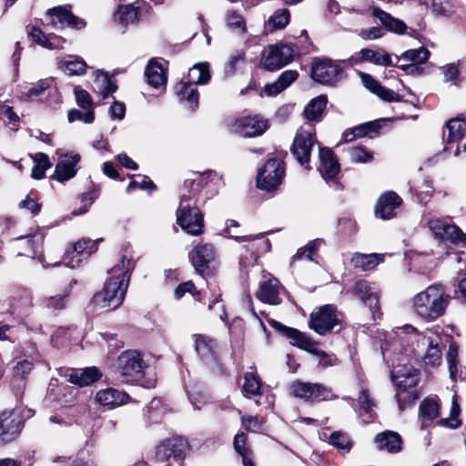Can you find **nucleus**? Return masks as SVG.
<instances>
[{
	"label": "nucleus",
	"mask_w": 466,
	"mask_h": 466,
	"mask_svg": "<svg viewBox=\"0 0 466 466\" xmlns=\"http://www.w3.org/2000/svg\"><path fill=\"white\" fill-rule=\"evenodd\" d=\"M116 88L117 86L106 73L103 71H96L95 73L93 90L102 99H106V97L111 96L113 93L116 92Z\"/></svg>",
	"instance_id": "obj_35"
},
{
	"label": "nucleus",
	"mask_w": 466,
	"mask_h": 466,
	"mask_svg": "<svg viewBox=\"0 0 466 466\" xmlns=\"http://www.w3.org/2000/svg\"><path fill=\"white\" fill-rule=\"evenodd\" d=\"M80 161V156L76 153L63 155L56 166L53 178L59 182H65L73 178L76 174V164Z\"/></svg>",
	"instance_id": "obj_22"
},
{
	"label": "nucleus",
	"mask_w": 466,
	"mask_h": 466,
	"mask_svg": "<svg viewBox=\"0 0 466 466\" xmlns=\"http://www.w3.org/2000/svg\"><path fill=\"white\" fill-rule=\"evenodd\" d=\"M327 105V97L319 96L311 99L304 108V116L310 121L321 119Z\"/></svg>",
	"instance_id": "obj_45"
},
{
	"label": "nucleus",
	"mask_w": 466,
	"mask_h": 466,
	"mask_svg": "<svg viewBox=\"0 0 466 466\" xmlns=\"http://www.w3.org/2000/svg\"><path fill=\"white\" fill-rule=\"evenodd\" d=\"M360 76L363 86L371 93L378 96L380 99L386 102H399L400 96L393 90L389 89L380 85L372 76L360 72Z\"/></svg>",
	"instance_id": "obj_26"
},
{
	"label": "nucleus",
	"mask_w": 466,
	"mask_h": 466,
	"mask_svg": "<svg viewBox=\"0 0 466 466\" xmlns=\"http://www.w3.org/2000/svg\"><path fill=\"white\" fill-rule=\"evenodd\" d=\"M279 289V281L276 278L269 277L260 282L259 289L256 295L257 298L264 303L279 305L281 302Z\"/></svg>",
	"instance_id": "obj_27"
},
{
	"label": "nucleus",
	"mask_w": 466,
	"mask_h": 466,
	"mask_svg": "<svg viewBox=\"0 0 466 466\" xmlns=\"http://www.w3.org/2000/svg\"><path fill=\"white\" fill-rule=\"evenodd\" d=\"M187 442L181 437H172L163 441L157 448L156 457L159 461L173 458L181 461L186 456Z\"/></svg>",
	"instance_id": "obj_14"
},
{
	"label": "nucleus",
	"mask_w": 466,
	"mask_h": 466,
	"mask_svg": "<svg viewBox=\"0 0 466 466\" xmlns=\"http://www.w3.org/2000/svg\"><path fill=\"white\" fill-rule=\"evenodd\" d=\"M175 89L178 99L187 102L191 109H196L198 106V92L197 86L193 83L181 80Z\"/></svg>",
	"instance_id": "obj_36"
},
{
	"label": "nucleus",
	"mask_w": 466,
	"mask_h": 466,
	"mask_svg": "<svg viewBox=\"0 0 466 466\" xmlns=\"http://www.w3.org/2000/svg\"><path fill=\"white\" fill-rule=\"evenodd\" d=\"M319 166L318 167L321 177L326 180H331L339 172V164L334 153L328 147H320L319 152Z\"/></svg>",
	"instance_id": "obj_24"
},
{
	"label": "nucleus",
	"mask_w": 466,
	"mask_h": 466,
	"mask_svg": "<svg viewBox=\"0 0 466 466\" xmlns=\"http://www.w3.org/2000/svg\"><path fill=\"white\" fill-rule=\"evenodd\" d=\"M373 131H374L373 124L367 123V124L356 127L351 130L346 131L344 133V139L346 141H351L356 137L370 136V133Z\"/></svg>",
	"instance_id": "obj_57"
},
{
	"label": "nucleus",
	"mask_w": 466,
	"mask_h": 466,
	"mask_svg": "<svg viewBox=\"0 0 466 466\" xmlns=\"http://www.w3.org/2000/svg\"><path fill=\"white\" fill-rule=\"evenodd\" d=\"M460 412L461 407L458 402V397L456 394H454L451 400L450 416L446 419L441 420V424L451 429L458 428L461 425V420L458 419Z\"/></svg>",
	"instance_id": "obj_52"
},
{
	"label": "nucleus",
	"mask_w": 466,
	"mask_h": 466,
	"mask_svg": "<svg viewBox=\"0 0 466 466\" xmlns=\"http://www.w3.org/2000/svg\"><path fill=\"white\" fill-rule=\"evenodd\" d=\"M226 24L227 26L235 34L243 35L247 31V25L244 17L235 11H229L227 13Z\"/></svg>",
	"instance_id": "obj_49"
},
{
	"label": "nucleus",
	"mask_w": 466,
	"mask_h": 466,
	"mask_svg": "<svg viewBox=\"0 0 466 466\" xmlns=\"http://www.w3.org/2000/svg\"><path fill=\"white\" fill-rule=\"evenodd\" d=\"M47 15L55 28H64L67 25L75 29H82L86 26L84 19L72 14L70 5L56 6L49 9Z\"/></svg>",
	"instance_id": "obj_15"
},
{
	"label": "nucleus",
	"mask_w": 466,
	"mask_h": 466,
	"mask_svg": "<svg viewBox=\"0 0 466 466\" xmlns=\"http://www.w3.org/2000/svg\"><path fill=\"white\" fill-rule=\"evenodd\" d=\"M383 260V255L376 253L372 254H360L356 253L351 258L352 265L360 268L363 271H368L375 268Z\"/></svg>",
	"instance_id": "obj_43"
},
{
	"label": "nucleus",
	"mask_w": 466,
	"mask_h": 466,
	"mask_svg": "<svg viewBox=\"0 0 466 466\" xmlns=\"http://www.w3.org/2000/svg\"><path fill=\"white\" fill-rule=\"evenodd\" d=\"M102 374L96 367H89L84 370H77L72 371L68 375V381L78 385L79 387L88 386L91 383L98 380Z\"/></svg>",
	"instance_id": "obj_34"
},
{
	"label": "nucleus",
	"mask_w": 466,
	"mask_h": 466,
	"mask_svg": "<svg viewBox=\"0 0 466 466\" xmlns=\"http://www.w3.org/2000/svg\"><path fill=\"white\" fill-rule=\"evenodd\" d=\"M226 228L224 229L223 234H227V236L230 238H234L238 242H248L252 243L257 240L259 242L258 244H254L251 247L246 246V248L251 249L252 254H256L259 252L260 250L263 251H268L270 248V242L268 239L264 238L263 234H257V235H247V236H234L231 234V228H238V223L236 220L233 219H228L226 222Z\"/></svg>",
	"instance_id": "obj_21"
},
{
	"label": "nucleus",
	"mask_w": 466,
	"mask_h": 466,
	"mask_svg": "<svg viewBox=\"0 0 466 466\" xmlns=\"http://www.w3.org/2000/svg\"><path fill=\"white\" fill-rule=\"evenodd\" d=\"M390 361L393 367L391 380L398 388L407 390L417 386L420 380L418 370L402 365L399 359H391Z\"/></svg>",
	"instance_id": "obj_12"
},
{
	"label": "nucleus",
	"mask_w": 466,
	"mask_h": 466,
	"mask_svg": "<svg viewBox=\"0 0 466 466\" xmlns=\"http://www.w3.org/2000/svg\"><path fill=\"white\" fill-rule=\"evenodd\" d=\"M360 59L377 66H394L391 55L383 48H362L360 51Z\"/></svg>",
	"instance_id": "obj_37"
},
{
	"label": "nucleus",
	"mask_w": 466,
	"mask_h": 466,
	"mask_svg": "<svg viewBox=\"0 0 466 466\" xmlns=\"http://www.w3.org/2000/svg\"><path fill=\"white\" fill-rule=\"evenodd\" d=\"M28 34L35 43L48 49L62 48L64 43L66 42V40L61 36L55 35H46L39 28L36 27H32Z\"/></svg>",
	"instance_id": "obj_39"
},
{
	"label": "nucleus",
	"mask_w": 466,
	"mask_h": 466,
	"mask_svg": "<svg viewBox=\"0 0 466 466\" xmlns=\"http://www.w3.org/2000/svg\"><path fill=\"white\" fill-rule=\"evenodd\" d=\"M346 153L352 163H367L372 160V154L362 147H350Z\"/></svg>",
	"instance_id": "obj_53"
},
{
	"label": "nucleus",
	"mask_w": 466,
	"mask_h": 466,
	"mask_svg": "<svg viewBox=\"0 0 466 466\" xmlns=\"http://www.w3.org/2000/svg\"><path fill=\"white\" fill-rule=\"evenodd\" d=\"M296 55L297 48L293 44L268 45L260 54L259 66L266 71H277L292 62Z\"/></svg>",
	"instance_id": "obj_5"
},
{
	"label": "nucleus",
	"mask_w": 466,
	"mask_h": 466,
	"mask_svg": "<svg viewBox=\"0 0 466 466\" xmlns=\"http://www.w3.org/2000/svg\"><path fill=\"white\" fill-rule=\"evenodd\" d=\"M246 58V54L242 50H238L234 52L230 57L228 62L225 66V71L227 74L233 75L239 64L244 63Z\"/></svg>",
	"instance_id": "obj_63"
},
{
	"label": "nucleus",
	"mask_w": 466,
	"mask_h": 466,
	"mask_svg": "<svg viewBox=\"0 0 466 466\" xmlns=\"http://www.w3.org/2000/svg\"><path fill=\"white\" fill-rule=\"evenodd\" d=\"M339 317L333 305H324L310 314L309 326L316 333L324 335L339 323Z\"/></svg>",
	"instance_id": "obj_10"
},
{
	"label": "nucleus",
	"mask_w": 466,
	"mask_h": 466,
	"mask_svg": "<svg viewBox=\"0 0 466 466\" xmlns=\"http://www.w3.org/2000/svg\"><path fill=\"white\" fill-rule=\"evenodd\" d=\"M284 176V162L280 159L271 158L259 169L257 177V185L260 189L271 191L281 184Z\"/></svg>",
	"instance_id": "obj_9"
},
{
	"label": "nucleus",
	"mask_w": 466,
	"mask_h": 466,
	"mask_svg": "<svg viewBox=\"0 0 466 466\" xmlns=\"http://www.w3.org/2000/svg\"><path fill=\"white\" fill-rule=\"evenodd\" d=\"M316 142L315 134L311 130L300 128L295 136L291 152L300 165L305 166L309 162L310 152Z\"/></svg>",
	"instance_id": "obj_11"
},
{
	"label": "nucleus",
	"mask_w": 466,
	"mask_h": 466,
	"mask_svg": "<svg viewBox=\"0 0 466 466\" xmlns=\"http://www.w3.org/2000/svg\"><path fill=\"white\" fill-rule=\"evenodd\" d=\"M268 128L267 120L261 116H243L235 121L234 130L243 137H257L262 135Z\"/></svg>",
	"instance_id": "obj_19"
},
{
	"label": "nucleus",
	"mask_w": 466,
	"mask_h": 466,
	"mask_svg": "<svg viewBox=\"0 0 466 466\" xmlns=\"http://www.w3.org/2000/svg\"><path fill=\"white\" fill-rule=\"evenodd\" d=\"M23 420L15 410H4L0 413V440L9 442L21 432Z\"/></svg>",
	"instance_id": "obj_16"
},
{
	"label": "nucleus",
	"mask_w": 466,
	"mask_h": 466,
	"mask_svg": "<svg viewBox=\"0 0 466 466\" xmlns=\"http://www.w3.org/2000/svg\"><path fill=\"white\" fill-rule=\"evenodd\" d=\"M129 396L115 388L100 390L95 396V400L103 406L115 408L128 402Z\"/></svg>",
	"instance_id": "obj_30"
},
{
	"label": "nucleus",
	"mask_w": 466,
	"mask_h": 466,
	"mask_svg": "<svg viewBox=\"0 0 466 466\" xmlns=\"http://www.w3.org/2000/svg\"><path fill=\"white\" fill-rule=\"evenodd\" d=\"M290 20L289 11L286 8L276 10L265 24V29L268 32L285 28Z\"/></svg>",
	"instance_id": "obj_46"
},
{
	"label": "nucleus",
	"mask_w": 466,
	"mask_h": 466,
	"mask_svg": "<svg viewBox=\"0 0 466 466\" xmlns=\"http://www.w3.org/2000/svg\"><path fill=\"white\" fill-rule=\"evenodd\" d=\"M76 104L83 109H93V101L87 91L76 87L74 90Z\"/></svg>",
	"instance_id": "obj_62"
},
{
	"label": "nucleus",
	"mask_w": 466,
	"mask_h": 466,
	"mask_svg": "<svg viewBox=\"0 0 466 466\" xmlns=\"http://www.w3.org/2000/svg\"><path fill=\"white\" fill-rule=\"evenodd\" d=\"M402 199L394 191H387L380 195L375 206V216L378 218L387 220L397 215Z\"/></svg>",
	"instance_id": "obj_18"
},
{
	"label": "nucleus",
	"mask_w": 466,
	"mask_h": 466,
	"mask_svg": "<svg viewBox=\"0 0 466 466\" xmlns=\"http://www.w3.org/2000/svg\"><path fill=\"white\" fill-rule=\"evenodd\" d=\"M216 253L211 244H198L192 249L190 258L196 271L201 275L208 272L209 264L214 261Z\"/></svg>",
	"instance_id": "obj_20"
},
{
	"label": "nucleus",
	"mask_w": 466,
	"mask_h": 466,
	"mask_svg": "<svg viewBox=\"0 0 466 466\" xmlns=\"http://www.w3.org/2000/svg\"><path fill=\"white\" fill-rule=\"evenodd\" d=\"M35 166L32 168L31 177L35 179H41L45 177L46 169L51 167V163L47 155L44 153H36L33 157Z\"/></svg>",
	"instance_id": "obj_48"
},
{
	"label": "nucleus",
	"mask_w": 466,
	"mask_h": 466,
	"mask_svg": "<svg viewBox=\"0 0 466 466\" xmlns=\"http://www.w3.org/2000/svg\"><path fill=\"white\" fill-rule=\"evenodd\" d=\"M372 15L380 21L386 29L392 33L402 35L407 29V25L403 21L393 17L390 14L381 10L380 8H374Z\"/></svg>",
	"instance_id": "obj_38"
},
{
	"label": "nucleus",
	"mask_w": 466,
	"mask_h": 466,
	"mask_svg": "<svg viewBox=\"0 0 466 466\" xmlns=\"http://www.w3.org/2000/svg\"><path fill=\"white\" fill-rule=\"evenodd\" d=\"M69 122L82 121L86 124H90L95 119V113L93 109L82 112L78 109H71L67 113Z\"/></svg>",
	"instance_id": "obj_59"
},
{
	"label": "nucleus",
	"mask_w": 466,
	"mask_h": 466,
	"mask_svg": "<svg viewBox=\"0 0 466 466\" xmlns=\"http://www.w3.org/2000/svg\"><path fill=\"white\" fill-rule=\"evenodd\" d=\"M353 291L373 314L380 309L379 294L375 284L360 280L355 284Z\"/></svg>",
	"instance_id": "obj_25"
},
{
	"label": "nucleus",
	"mask_w": 466,
	"mask_h": 466,
	"mask_svg": "<svg viewBox=\"0 0 466 466\" xmlns=\"http://www.w3.org/2000/svg\"><path fill=\"white\" fill-rule=\"evenodd\" d=\"M430 56V52L425 47H420L417 49H410L405 51L400 57L399 60L410 62V64H402L399 66L404 71L413 72L416 69V65L425 63Z\"/></svg>",
	"instance_id": "obj_32"
},
{
	"label": "nucleus",
	"mask_w": 466,
	"mask_h": 466,
	"mask_svg": "<svg viewBox=\"0 0 466 466\" xmlns=\"http://www.w3.org/2000/svg\"><path fill=\"white\" fill-rule=\"evenodd\" d=\"M233 444L235 451L241 457L252 452L247 444V436L244 432H239L235 436Z\"/></svg>",
	"instance_id": "obj_64"
},
{
	"label": "nucleus",
	"mask_w": 466,
	"mask_h": 466,
	"mask_svg": "<svg viewBox=\"0 0 466 466\" xmlns=\"http://www.w3.org/2000/svg\"><path fill=\"white\" fill-rule=\"evenodd\" d=\"M420 410L423 418L433 420L439 415V405L433 400L425 399L420 403Z\"/></svg>",
	"instance_id": "obj_56"
},
{
	"label": "nucleus",
	"mask_w": 466,
	"mask_h": 466,
	"mask_svg": "<svg viewBox=\"0 0 466 466\" xmlns=\"http://www.w3.org/2000/svg\"><path fill=\"white\" fill-rule=\"evenodd\" d=\"M101 239H99L100 241ZM98 242V240H97ZM96 241L91 239H82L76 242L70 250H67L64 256V263L69 268H76L79 265L81 259L77 258L80 255H91L96 250Z\"/></svg>",
	"instance_id": "obj_23"
},
{
	"label": "nucleus",
	"mask_w": 466,
	"mask_h": 466,
	"mask_svg": "<svg viewBox=\"0 0 466 466\" xmlns=\"http://www.w3.org/2000/svg\"><path fill=\"white\" fill-rule=\"evenodd\" d=\"M379 450L387 451L390 453L399 452L401 450V438L394 431H384L379 433L375 438Z\"/></svg>",
	"instance_id": "obj_33"
},
{
	"label": "nucleus",
	"mask_w": 466,
	"mask_h": 466,
	"mask_svg": "<svg viewBox=\"0 0 466 466\" xmlns=\"http://www.w3.org/2000/svg\"><path fill=\"white\" fill-rule=\"evenodd\" d=\"M261 384L258 376L253 372L244 375L243 391L247 397L260 395Z\"/></svg>",
	"instance_id": "obj_50"
},
{
	"label": "nucleus",
	"mask_w": 466,
	"mask_h": 466,
	"mask_svg": "<svg viewBox=\"0 0 466 466\" xmlns=\"http://www.w3.org/2000/svg\"><path fill=\"white\" fill-rule=\"evenodd\" d=\"M68 294L69 291L66 290L63 293L48 297L45 301L46 307L55 310L66 308L67 304Z\"/></svg>",
	"instance_id": "obj_58"
},
{
	"label": "nucleus",
	"mask_w": 466,
	"mask_h": 466,
	"mask_svg": "<svg viewBox=\"0 0 466 466\" xmlns=\"http://www.w3.org/2000/svg\"><path fill=\"white\" fill-rule=\"evenodd\" d=\"M137 188L145 189V190H154L156 188V186L147 177L137 175V178L133 179L129 183V185L127 186V191L129 193Z\"/></svg>",
	"instance_id": "obj_60"
},
{
	"label": "nucleus",
	"mask_w": 466,
	"mask_h": 466,
	"mask_svg": "<svg viewBox=\"0 0 466 466\" xmlns=\"http://www.w3.org/2000/svg\"><path fill=\"white\" fill-rule=\"evenodd\" d=\"M309 353L316 355L319 357V365L326 368L329 366H335L338 364V359L334 355H329L325 351L319 350L317 347V344L314 345L313 350H310Z\"/></svg>",
	"instance_id": "obj_61"
},
{
	"label": "nucleus",
	"mask_w": 466,
	"mask_h": 466,
	"mask_svg": "<svg viewBox=\"0 0 466 466\" xmlns=\"http://www.w3.org/2000/svg\"><path fill=\"white\" fill-rule=\"evenodd\" d=\"M53 80L51 78L39 80L33 86H21L20 95L25 97H34L42 95L46 89L50 87Z\"/></svg>",
	"instance_id": "obj_51"
},
{
	"label": "nucleus",
	"mask_w": 466,
	"mask_h": 466,
	"mask_svg": "<svg viewBox=\"0 0 466 466\" xmlns=\"http://www.w3.org/2000/svg\"><path fill=\"white\" fill-rule=\"evenodd\" d=\"M198 184L189 195L183 194L177 211V222L183 230L197 236L203 232V215L197 206V191Z\"/></svg>",
	"instance_id": "obj_4"
},
{
	"label": "nucleus",
	"mask_w": 466,
	"mask_h": 466,
	"mask_svg": "<svg viewBox=\"0 0 466 466\" xmlns=\"http://www.w3.org/2000/svg\"><path fill=\"white\" fill-rule=\"evenodd\" d=\"M165 63L164 60L151 59L146 67L145 76L147 81L155 88L166 86L167 74Z\"/></svg>",
	"instance_id": "obj_29"
},
{
	"label": "nucleus",
	"mask_w": 466,
	"mask_h": 466,
	"mask_svg": "<svg viewBox=\"0 0 466 466\" xmlns=\"http://www.w3.org/2000/svg\"><path fill=\"white\" fill-rule=\"evenodd\" d=\"M209 79L208 65L207 63H199L189 69L187 80H183L184 82L193 83V85L197 86L198 84H207Z\"/></svg>",
	"instance_id": "obj_47"
},
{
	"label": "nucleus",
	"mask_w": 466,
	"mask_h": 466,
	"mask_svg": "<svg viewBox=\"0 0 466 466\" xmlns=\"http://www.w3.org/2000/svg\"><path fill=\"white\" fill-rule=\"evenodd\" d=\"M342 73V69L331 60L316 61L312 65L311 77L323 85H334Z\"/></svg>",
	"instance_id": "obj_13"
},
{
	"label": "nucleus",
	"mask_w": 466,
	"mask_h": 466,
	"mask_svg": "<svg viewBox=\"0 0 466 466\" xmlns=\"http://www.w3.org/2000/svg\"><path fill=\"white\" fill-rule=\"evenodd\" d=\"M194 339L195 350L197 354L206 362H211L217 357V341L207 335L195 334L192 336Z\"/></svg>",
	"instance_id": "obj_28"
},
{
	"label": "nucleus",
	"mask_w": 466,
	"mask_h": 466,
	"mask_svg": "<svg viewBox=\"0 0 466 466\" xmlns=\"http://www.w3.org/2000/svg\"><path fill=\"white\" fill-rule=\"evenodd\" d=\"M15 248L18 250V256L32 257L36 249L41 247L43 237L41 234L35 233L28 236H20L13 239Z\"/></svg>",
	"instance_id": "obj_31"
},
{
	"label": "nucleus",
	"mask_w": 466,
	"mask_h": 466,
	"mask_svg": "<svg viewBox=\"0 0 466 466\" xmlns=\"http://www.w3.org/2000/svg\"><path fill=\"white\" fill-rule=\"evenodd\" d=\"M411 303L416 315L433 320L444 313L449 303V296L441 285L434 284L417 293Z\"/></svg>",
	"instance_id": "obj_3"
},
{
	"label": "nucleus",
	"mask_w": 466,
	"mask_h": 466,
	"mask_svg": "<svg viewBox=\"0 0 466 466\" xmlns=\"http://www.w3.org/2000/svg\"><path fill=\"white\" fill-rule=\"evenodd\" d=\"M139 18V8L133 4L120 5L115 14V19L125 26L137 23Z\"/></svg>",
	"instance_id": "obj_44"
},
{
	"label": "nucleus",
	"mask_w": 466,
	"mask_h": 466,
	"mask_svg": "<svg viewBox=\"0 0 466 466\" xmlns=\"http://www.w3.org/2000/svg\"><path fill=\"white\" fill-rule=\"evenodd\" d=\"M57 65L58 68L68 76L83 75L86 69V62L74 56H67L59 59Z\"/></svg>",
	"instance_id": "obj_41"
},
{
	"label": "nucleus",
	"mask_w": 466,
	"mask_h": 466,
	"mask_svg": "<svg viewBox=\"0 0 466 466\" xmlns=\"http://www.w3.org/2000/svg\"><path fill=\"white\" fill-rule=\"evenodd\" d=\"M448 135L446 142L448 144L460 142L466 133V121L461 116L450 119L446 124Z\"/></svg>",
	"instance_id": "obj_42"
},
{
	"label": "nucleus",
	"mask_w": 466,
	"mask_h": 466,
	"mask_svg": "<svg viewBox=\"0 0 466 466\" xmlns=\"http://www.w3.org/2000/svg\"><path fill=\"white\" fill-rule=\"evenodd\" d=\"M398 342L406 356L413 355L426 368H437L442 361L443 337L434 330L420 333L410 325L397 328Z\"/></svg>",
	"instance_id": "obj_1"
},
{
	"label": "nucleus",
	"mask_w": 466,
	"mask_h": 466,
	"mask_svg": "<svg viewBox=\"0 0 466 466\" xmlns=\"http://www.w3.org/2000/svg\"><path fill=\"white\" fill-rule=\"evenodd\" d=\"M147 368V365L140 352L133 350L123 351L115 363L116 372L126 382H134L142 379Z\"/></svg>",
	"instance_id": "obj_7"
},
{
	"label": "nucleus",
	"mask_w": 466,
	"mask_h": 466,
	"mask_svg": "<svg viewBox=\"0 0 466 466\" xmlns=\"http://www.w3.org/2000/svg\"><path fill=\"white\" fill-rule=\"evenodd\" d=\"M421 221L436 238L466 246V234L452 223L451 217L437 218L425 213Z\"/></svg>",
	"instance_id": "obj_6"
},
{
	"label": "nucleus",
	"mask_w": 466,
	"mask_h": 466,
	"mask_svg": "<svg viewBox=\"0 0 466 466\" xmlns=\"http://www.w3.org/2000/svg\"><path fill=\"white\" fill-rule=\"evenodd\" d=\"M289 393L308 402H320L334 400L337 396L332 390L321 383L295 380L289 387Z\"/></svg>",
	"instance_id": "obj_8"
},
{
	"label": "nucleus",
	"mask_w": 466,
	"mask_h": 466,
	"mask_svg": "<svg viewBox=\"0 0 466 466\" xmlns=\"http://www.w3.org/2000/svg\"><path fill=\"white\" fill-rule=\"evenodd\" d=\"M329 443L337 449L349 451L351 449L352 443L349 436L341 431H334L329 436Z\"/></svg>",
	"instance_id": "obj_55"
},
{
	"label": "nucleus",
	"mask_w": 466,
	"mask_h": 466,
	"mask_svg": "<svg viewBox=\"0 0 466 466\" xmlns=\"http://www.w3.org/2000/svg\"><path fill=\"white\" fill-rule=\"evenodd\" d=\"M134 267L132 258L124 255L121 261L110 269V277L103 290L94 295L92 303L96 308L112 310L123 303Z\"/></svg>",
	"instance_id": "obj_2"
},
{
	"label": "nucleus",
	"mask_w": 466,
	"mask_h": 466,
	"mask_svg": "<svg viewBox=\"0 0 466 466\" xmlns=\"http://www.w3.org/2000/svg\"><path fill=\"white\" fill-rule=\"evenodd\" d=\"M345 400L350 403L360 415L367 414L369 415V418H372L374 416V408L376 407V404L370 399L368 390L363 389L360 392L356 400L350 397L345 398Z\"/></svg>",
	"instance_id": "obj_40"
},
{
	"label": "nucleus",
	"mask_w": 466,
	"mask_h": 466,
	"mask_svg": "<svg viewBox=\"0 0 466 466\" xmlns=\"http://www.w3.org/2000/svg\"><path fill=\"white\" fill-rule=\"evenodd\" d=\"M459 66H460V61H458L456 63H451V64H448V65L442 66L441 70L443 73L445 82H451L452 85H454V86L459 85V83L461 81V78H460L461 71H460Z\"/></svg>",
	"instance_id": "obj_54"
},
{
	"label": "nucleus",
	"mask_w": 466,
	"mask_h": 466,
	"mask_svg": "<svg viewBox=\"0 0 466 466\" xmlns=\"http://www.w3.org/2000/svg\"><path fill=\"white\" fill-rule=\"evenodd\" d=\"M268 324L275 330H277L278 332L285 336L287 339H289L290 344H292L293 346L302 349L308 352L313 350V347L316 343L304 333L300 332L296 329L287 327L282 323L272 319H268Z\"/></svg>",
	"instance_id": "obj_17"
}]
</instances>
